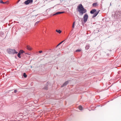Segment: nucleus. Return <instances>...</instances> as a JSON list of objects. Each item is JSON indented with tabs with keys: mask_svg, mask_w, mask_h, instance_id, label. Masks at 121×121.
<instances>
[{
	"mask_svg": "<svg viewBox=\"0 0 121 121\" xmlns=\"http://www.w3.org/2000/svg\"><path fill=\"white\" fill-rule=\"evenodd\" d=\"M42 51H39V52L40 53H41L42 52Z\"/></svg>",
	"mask_w": 121,
	"mask_h": 121,
	"instance_id": "20",
	"label": "nucleus"
},
{
	"mask_svg": "<svg viewBox=\"0 0 121 121\" xmlns=\"http://www.w3.org/2000/svg\"><path fill=\"white\" fill-rule=\"evenodd\" d=\"M77 9L80 14L82 15L86 12V10L84 9L81 4H80L78 6Z\"/></svg>",
	"mask_w": 121,
	"mask_h": 121,
	"instance_id": "1",
	"label": "nucleus"
},
{
	"mask_svg": "<svg viewBox=\"0 0 121 121\" xmlns=\"http://www.w3.org/2000/svg\"><path fill=\"white\" fill-rule=\"evenodd\" d=\"M32 66H31V68H32Z\"/></svg>",
	"mask_w": 121,
	"mask_h": 121,
	"instance_id": "26",
	"label": "nucleus"
},
{
	"mask_svg": "<svg viewBox=\"0 0 121 121\" xmlns=\"http://www.w3.org/2000/svg\"><path fill=\"white\" fill-rule=\"evenodd\" d=\"M97 5V3H94L93 4V6L94 7H96Z\"/></svg>",
	"mask_w": 121,
	"mask_h": 121,
	"instance_id": "10",
	"label": "nucleus"
},
{
	"mask_svg": "<svg viewBox=\"0 0 121 121\" xmlns=\"http://www.w3.org/2000/svg\"><path fill=\"white\" fill-rule=\"evenodd\" d=\"M26 48L27 49L29 50H32V48L30 46L27 45Z\"/></svg>",
	"mask_w": 121,
	"mask_h": 121,
	"instance_id": "8",
	"label": "nucleus"
},
{
	"mask_svg": "<svg viewBox=\"0 0 121 121\" xmlns=\"http://www.w3.org/2000/svg\"><path fill=\"white\" fill-rule=\"evenodd\" d=\"M64 41H62L60 43V44H61V43H62Z\"/></svg>",
	"mask_w": 121,
	"mask_h": 121,
	"instance_id": "22",
	"label": "nucleus"
},
{
	"mask_svg": "<svg viewBox=\"0 0 121 121\" xmlns=\"http://www.w3.org/2000/svg\"><path fill=\"white\" fill-rule=\"evenodd\" d=\"M89 46H86V48H87V49H88L89 48Z\"/></svg>",
	"mask_w": 121,
	"mask_h": 121,
	"instance_id": "21",
	"label": "nucleus"
},
{
	"mask_svg": "<svg viewBox=\"0 0 121 121\" xmlns=\"http://www.w3.org/2000/svg\"><path fill=\"white\" fill-rule=\"evenodd\" d=\"M69 82L68 81H66L61 86V87H63L66 85Z\"/></svg>",
	"mask_w": 121,
	"mask_h": 121,
	"instance_id": "7",
	"label": "nucleus"
},
{
	"mask_svg": "<svg viewBox=\"0 0 121 121\" xmlns=\"http://www.w3.org/2000/svg\"><path fill=\"white\" fill-rule=\"evenodd\" d=\"M20 53H19L17 54V56L19 58H21V56H20Z\"/></svg>",
	"mask_w": 121,
	"mask_h": 121,
	"instance_id": "13",
	"label": "nucleus"
},
{
	"mask_svg": "<svg viewBox=\"0 0 121 121\" xmlns=\"http://www.w3.org/2000/svg\"><path fill=\"white\" fill-rule=\"evenodd\" d=\"M33 1V0H27L24 3L26 4H28L32 2Z\"/></svg>",
	"mask_w": 121,
	"mask_h": 121,
	"instance_id": "5",
	"label": "nucleus"
},
{
	"mask_svg": "<svg viewBox=\"0 0 121 121\" xmlns=\"http://www.w3.org/2000/svg\"><path fill=\"white\" fill-rule=\"evenodd\" d=\"M75 24V22H74L73 23V24L72 27L73 28H74Z\"/></svg>",
	"mask_w": 121,
	"mask_h": 121,
	"instance_id": "15",
	"label": "nucleus"
},
{
	"mask_svg": "<svg viewBox=\"0 0 121 121\" xmlns=\"http://www.w3.org/2000/svg\"><path fill=\"white\" fill-rule=\"evenodd\" d=\"M78 108L79 109L81 110H82V106H80L78 107Z\"/></svg>",
	"mask_w": 121,
	"mask_h": 121,
	"instance_id": "11",
	"label": "nucleus"
},
{
	"mask_svg": "<svg viewBox=\"0 0 121 121\" xmlns=\"http://www.w3.org/2000/svg\"><path fill=\"white\" fill-rule=\"evenodd\" d=\"M64 13V12H58L56 13H55L53 15V16L55 15H58L59 14H60L61 13Z\"/></svg>",
	"mask_w": 121,
	"mask_h": 121,
	"instance_id": "6",
	"label": "nucleus"
},
{
	"mask_svg": "<svg viewBox=\"0 0 121 121\" xmlns=\"http://www.w3.org/2000/svg\"><path fill=\"white\" fill-rule=\"evenodd\" d=\"M4 4H9V2L8 1H7L5 2H4Z\"/></svg>",
	"mask_w": 121,
	"mask_h": 121,
	"instance_id": "17",
	"label": "nucleus"
},
{
	"mask_svg": "<svg viewBox=\"0 0 121 121\" xmlns=\"http://www.w3.org/2000/svg\"><path fill=\"white\" fill-rule=\"evenodd\" d=\"M14 91V93H16V92H17V90H15Z\"/></svg>",
	"mask_w": 121,
	"mask_h": 121,
	"instance_id": "19",
	"label": "nucleus"
},
{
	"mask_svg": "<svg viewBox=\"0 0 121 121\" xmlns=\"http://www.w3.org/2000/svg\"><path fill=\"white\" fill-rule=\"evenodd\" d=\"M39 22V21H38V22H36V23L37 24V23H38Z\"/></svg>",
	"mask_w": 121,
	"mask_h": 121,
	"instance_id": "25",
	"label": "nucleus"
},
{
	"mask_svg": "<svg viewBox=\"0 0 121 121\" xmlns=\"http://www.w3.org/2000/svg\"><path fill=\"white\" fill-rule=\"evenodd\" d=\"M0 3H2L3 4H4V2H3V1L1 0H0Z\"/></svg>",
	"mask_w": 121,
	"mask_h": 121,
	"instance_id": "16",
	"label": "nucleus"
},
{
	"mask_svg": "<svg viewBox=\"0 0 121 121\" xmlns=\"http://www.w3.org/2000/svg\"><path fill=\"white\" fill-rule=\"evenodd\" d=\"M81 51V49L77 50L76 51V52H79Z\"/></svg>",
	"mask_w": 121,
	"mask_h": 121,
	"instance_id": "18",
	"label": "nucleus"
},
{
	"mask_svg": "<svg viewBox=\"0 0 121 121\" xmlns=\"http://www.w3.org/2000/svg\"><path fill=\"white\" fill-rule=\"evenodd\" d=\"M56 31L59 34H60L62 32L60 30H56Z\"/></svg>",
	"mask_w": 121,
	"mask_h": 121,
	"instance_id": "9",
	"label": "nucleus"
},
{
	"mask_svg": "<svg viewBox=\"0 0 121 121\" xmlns=\"http://www.w3.org/2000/svg\"><path fill=\"white\" fill-rule=\"evenodd\" d=\"M88 16L87 14H85L83 16V19H84V22H85L87 21Z\"/></svg>",
	"mask_w": 121,
	"mask_h": 121,
	"instance_id": "4",
	"label": "nucleus"
},
{
	"mask_svg": "<svg viewBox=\"0 0 121 121\" xmlns=\"http://www.w3.org/2000/svg\"><path fill=\"white\" fill-rule=\"evenodd\" d=\"M99 11H96L95 9H92L91 10L90 12L92 14L94 13V15L93 16V18L95 17L98 14Z\"/></svg>",
	"mask_w": 121,
	"mask_h": 121,
	"instance_id": "2",
	"label": "nucleus"
},
{
	"mask_svg": "<svg viewBox=\"0 0 121 121\" xmlns=\"http://www.w3.org/2000/svg\"><path fill=\"white\" fill-rule=\"evenodd\" d=\"M8 53L10 54H14L15 53L17 54V52H16L14 49H9V51H8Z\"/></svg>",
	"mask_w": 121,
	"mask_h": 121,
	"instance_id": "3",
	"label": "nucleus"
},
{
	"mask_svg": "<svg viewBox=\"0 0 121 121\" xmlns=\"http://www.w3.org/2000/svg\"><path fill=\"white\" fill-rule=\"evenodd\" d=\"M44 89H47V88H45V87H44Z\"/></svg>",
	"mask_w": 121,
	"mask_h": 121,
	"instance_id": "24",
	"label": "nucleus"
},
{
	"mask_svg": "<svg viewBox=\"0 0 121 121\" xmlns=\"http://www.w3.org/2000/svg\"><path fill=\"white\" fill-rule=\"evenodd\" d=\"M23 76L25 78H26L27 76V75L25 73H23Z\"/></svg>",
	"mask_w": 121,
	"mask_h": 121,
	"instance_id": "14",
	"label": "nucleus"
},
{
	"mask_svg": "<svg viewBox=\"0 0 121 121\" xmlns=\"http://www.w3.org/2000/svg\"><path fill=\"white\" fill-rule=\"evenodd\" d=\"M24 52L22 50H21L20 51L19 53H23Z\"/></svg>",
	"mask_w": 121,
	"mask_h": 121,
	"instance_id": "12",
	"label": "nucleus"
},
{
	"mask_svg": "<svg viewBox=\"0 0 121 121\" xmlns=\"http://www.w3.org/2000/svg\"><path fill=\"white\" fill-rule=\"evenodd\" d=\"M60 44V43H59L57 46V47L58 46H59V45H60V44Z\"/></svg>",
	"mask_w": 121,
	"mask_h": 121,
	"instance_id": "23",
	"label": "nucleus"
}]
</instances>
